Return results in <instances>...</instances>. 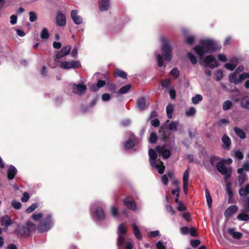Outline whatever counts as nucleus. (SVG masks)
Segmentation results:
<instances>
[{"instance_id":"nucleus-1","label":"nucleus","mask_w":249,"mask_h":249,"mask_svg":"<svg viewBox=\"0 0 249 249\" xmlns=\"http://www.w3.org/2000/svg\"><path fill=\"white\" fill-rule=\"evenodd\" d=\"M158 154L159 156L161 155L164 159H166L170 156L171 152L169 150L166 149L164 145L158 146L155 150L153 149L149 150V162L153 168L157 169L159 174H162L164 173L165 166L162 161L157 159Z\"/></svg>"},{"instance_id":"nucleus-2","label":"nucleus","mask_w":249,"mask_h":249,"mask_svg":"<svg viewBox=\"0 0 249 249\" xmlns=\"http://www.w3.org/2000/svg\"><path fill=\"white\" fill-rule=\"evenodd\" d=\"M216 44L215 41L212 39H204L199 42V45L194 48L196 53L200 57L206 53H211L216 50Z\"/></svg>"},{"instance_id":"nucleus-3","label":"nucleus","mask_w":249,"mask_h":249,"mask_svg":"<svg viewBox=\"0 0 249 249\" xmlns=\"http://www.w3.org/2000/svg\"><path fill=\"white\" fill-rule=\"evenodd\" d=\"M219 158L216 156H212L210 159V162L213 166H216L217 170L224 176V179L227 182V179L230 178L232 172L231 167H226L224 162L225 161L222 160L219 161Z\"/></svg>"},{"instance_id":"nucleus-4","label":"nucleus","mask_w":249,"mask_h":249,"mask_svg":"<svg viewBox=\"0 0 249 249\" xmlns=\"http://www.w3.org/2000/svg\"><path fill=\"white\" fill-rule=\"evenodd\" d=\"M160 40L161 43L162 56L165 60L170 61L172 58L171 46L167 39L164 36H161L160 37Z\"/></svg>"},{"instance_id":"nucleus-5","label":"nucleus","mask_w":249,"mask_h":249,"mask_svg":"<svg viewBox=\"0 0 249 249\" xmlns=\"http://www.w3.org/2000/svg\"><path fill=\"white\" fill-rule=\"evenodd\" d=\"M54 221L52 213H48L39 223L37 230L41 233L49 231L53 226Z\"/></svg>"},{"instance_id":"nucleus-6","label":"nucleus","mask_w":249,"mask_h":249,"mask_svg":"<svg viewBox=\"0 0 249 249\" xmlns=\"http://www.w3.org/2000/svg\"><path fill=\"white\" fill-rule=\"evenodd\" d=\"M127 231V227L125 223H122L118 226L117 231L118 246H121L124 243Z\"/></svg>"},{"instance_id":"nucleus-7","label":"nucleus","mask_w":249,"mask_h":249,"mask_svg":"<svg viewBox=\"0 0 249 249\" xmlns=\"http://www.w3.org/2000/svg\"><path fill=\"white\" fill-rule=\"evenodd\" d=\"M239 194L244 198V201L246 204L244 212L249 213V197L247 196L249 194V185L241 187L239 190Z\"/></svg>"},{"instance_id":"nucleus-8","label":"nucleus","mask_w":249,"mask_h":249,"mask_svg":"<svg viewBox=\"0 0 249 249\" xmlns=\"http://www.w3.org/2000/svg\"><path fill=\"white\" fill-rule=\"evenodd\" d=\"M202 62L205 68H210L213 69L217 67L218 65V62L215 57L212 55H207L205 57L202 59Z\"/></svg>"},{"instance_id":"nucleus-9","label":"nucleus","mask_w":249,"mask_h":249,"mask_svg":"<svg viewBox=\"0 0 249 249\" xmlns=\"http://www.w3.org/2000/svg\"><path fill=\"white\" fill-rule=\"evenodd\" d=\"M237 73L233 72L229 76V80L231 83L237 85L241 83L246 78H249V73L243 72L238 77H237Z\"/></svg>"},{"instance_id":"nucleus-10","label":"nucleus","mask_w":249,"mask_h":249,"mask_svg":"<svg viewBox=\"0 0 249 249\" xmlns=\"http://www.w3.org/2000/svg\"><path fill=\"white\" fill-rule=\"evenodd\" d=\"M80 65L79 61L73 60L70 62L63 61L61 63L60 67L63 69H77Z\"/></svg>"},{"instance_id":"nucleus-11","label":"nucleus","mask_w":249,"mask_h":249,"mask_svg":"<svg viewBox=\"0 0 249 249\" xmlns=\"http://www.w3.org/2000/svg\"><path fill=\"white\" fill-rule=\"evenodd\" d=\"M71 46L67 45L63 48L56 54V58L55 59V62H58V59L61 58L67 55L70 52Z\"/></svg>"},{"instance_id":"nucleus-12","label":"nucleus","mask_w":249,"mask_h":249,"mask_svg":"<svg viewBox=\"0 0 249 249\" xmlns=\"http://www.w3.org/2000/svg\"><path fill=\"white\" fill-rule=\"evenodd\" d=\"M87 90L86 86L83 84H74L72 87V91L73 93L76 94H84Z\"/></svg>"},{"instance_id":"nucleus-13","label":"nucleus","mask_w":249,"mask_h":249,"mask_svg":"<svg viewBox=\"0 0 249 249\" xmlns=\"http://www.w3.org/2000/svg\"><path fill=\"white\" fill-rule=\"evenodd\" d=\"M71 18L76 25H80L83 23V18L78 15V11L76 10H73L71 12Z\"/></svg>"},{"instance_id":"nucleus-14","label":"nucleus","mask_w":249,"mask_h":249,"mask_svg":"<svg viewBox=\"0 0 249 249\" xmlns=\"http://www.w3.org/2000/svg\"><path fill=\"white\" fill-rule=\"evenodd\" d=\"M190 170L189 168L186 169L183 175V191L185 194L188 193L189 174Z\"/></svg>"},{"instance_id":"nucleus-15","label":"nucleus","mask_w":249,"mask_h":249,"mask_svg":"<svg viewBox=\"0 0 249 249\" xmlns=\"http://www.w3.org/2000/svg\"><path fill=\"white\" fill-rule=\"evenodd\" d=\"M124 204L127 208L131 210L136 211L137 210L136 203L131 198L126 197L124 200Z\"/></svg>"},{"instance_id":"nucleus-16","label":"nucleus","mask_w":249,"mask_h":249,"mask_svg":"<svg viewBox=\"0 0 249 249\" xmlns=\"http://www.w3.org/2000/svg\"><path fill=\"white\" fill-rule=\"evenodd\" d=\"M56 24L59 26H65L66 24V17L64 14L58 12L56 17Z\"/></svg>"},{"instance_id":"nucleus-17","label":"nucleus","mask_w":249,"mask_h":249,"mask_svg":"<svg viewBox=\"0 0 249 249\" xmlns=\"http://www.w3.org/2000/svg\"><path fill=\"white\" fill-rule=\"evenodd\" d=\"M243 168H239L237 170V172L240 174V175L238 177L237 181L236 183L237 185H242L247 179V176L245 174L243 173Z\"/></svg>"},{"instance_id":"nucleus-18","label":"nucleus","mask_w":249,"mask_h":249,"mask_svg":"<svg viewBox=\"0 0 249 249\" xmlns=\"http://www.w3.org/2000/svg\"><path fill=\"white\" fill-rule=\"evenodd\" d=\"M17 231L18 233L21 236H28L30 234V231H29L27 226H18Z\"/></svg>"},{"instance_id":"nucleus-19","label":"nucleus","mask_w":249,"mask_h":249,"mask_svg":"<svg viewBox=\"0 0 249 249\" xmlns=\"http://www.w3.org/2000/svg\"><path fill=\"white\" fill-rule=\"evenodd\" d=\"M110 7L109 0H100L99 3V8L101 11L107 10Z\"/></svg>"},{"instance_id":"nucleus-20","label":"nucleus","mask_w":249,"mask_h":249,"mask_svg":"<svg viewBox=\"0 0 249 249\" xmlns=\"http://www.w3.org/2000/svg\"><path fill=\"white\" fill-rule=\"evenodd\" d=\"M183 35L186 37V42L188 44H193L195 41V37L193 36H188L189 31L187 29H183L182 30Z\"/></svg>"},{"instance_id":"nucleus-21","label":"nucleus","mask_w":249,"mask_h":249,"mask_svg":"<svg viewBox=\"0 0 249 249\" xmlns=\"http://www.w3.org/2000/svg\"><path fill=\"white\" fill-rule=\"evenodd\" d=\"M227 231L229 234L235 239H240L243 236L241 232L236 231L234 228H229Z\"/></svg>"},{"instance_id":"nucleus-22","label":"nucleus","mask_w":249,"mask_h":249,"mask_svg":"<svg viewBox=\"0 0 249 249\" xmlns=\"http://www.w3.org/2000/svg\"><path fill=\"white\" fill-rule=\"evenodd\" d=\"M137 107L139 110H143L147 107L146 100L144 97L139 98L137 101Z\"/></svg>"},{"instance_id":"nucleus-23","label":"nucleus","mask_w":249,"mask_h":249,"mask_svg":"<svg viewBox=\"0 0 249 249\" xmlns=\"http://www.w3.org/2000/svg\"><path fill=\"white\" fill-rule=\"evenodd\" d=\"M238 210V207L236 205L230 206L225 212L224 215L226 217H229L236 213Z\"/></svg>"},{"instance_id":"nucleus-24","label":"nucleus","mask_w":249,"mask_h":249,"mask_svg":"<svg viewBox=\"0 0 249 249\" xmlns=\"http://www.w3.org/2000/svg\"><path fill=\"white\" fill-rule=\"evenodd\" d=\"M17 173V169L13 165H11L7 171V178L9 179H13Z\"/></svg>"},{"instance_id":"nucleus-25","label":"nucleus","mask_w":249,"mask_h":249,"mask_svg":"<svg viewBox=\"0 0 249 249\" xmlns=\"http://www.w3.org/2000/svg\"><path fill=\"white\" fill-rule=\"evenodd\" d=\"M94 213L95 216L99 219H103L105 217V212L101 207L97 208Z\"/></svg>"},{"instance_id":"nucleus-26","label":"nucleus","mask_w":249,"mask_h":249,"mask_svg":"<svg viewBox=\"0 0 249 249\" xmlns=\"http://www.w3.org/2000/svg\"><path fill=\"white\" fill-rule=\"evenodd\" d=\"M132 230L133 231V233L137 239L138 240L142 239V236L140 232V229L135 223L132 224Z\"/></svg>"},{"instance_id":"nucleus-27","label":"nucleus","mask_w":249,"mask_h":249,"mask_svg":"<svg viewBox=\"0 0 249 249\" xmlns=\"http://www.w3.org/2000/svg\"><path fill=\"white\" fill-rule=\"evenodd\" d=\"M222 141L224 143L223 148L229 149L231 144L230 138L227 135H224L222 137Z\"/></svg>"},{"instance_id":"nucleus-28","label":"nucleus","mask_w":249,"mask_h":249,"mask_svg":"<svg viewBox=\"0 0 249 249\" xmlns=\"http://www.w3.org/2000/svg\"><path fill=\"white\" fill-rule=\"evenodd\" d=\"M137 140L133 136L132 138H130L127 141L125 142V147L126 149H129L132 148L135 144H136Z\"/></svg>"},{"instance_id":"nucleus-29","label":"nucleus","mask_w":249,"mask_h":249,"mask_svg":"<svg viewBox=\"0 0 249 249\" xmlns=\"http://www.w3.org/2000/svg\"><path fill=\"white\" fill-rule=\"evenodd\" d=\"M240 105L242 108L249 109V96L243 98Z\"/></svg>"},{"instance_id":"nucleus-30","label":"nucleus","mask_w":249,"mask_h":249,"mask_svg":"<svg viewBox=\"0 0 249 249\" xmlns=\"http://www.w3.org/2000/svg\"><path fill=\"white\" fill-rule=\"evenodd\" d=\"M174 108V106L171 104H168L166 107V114L169 119H171L173 117Z\"/></svg>"},{"instance_id":"nucleus-31","label":"nucleus","mask_w":249,"mask_h":249,"mask_svg":"<svg viewBox=\"0 0 249 249\" xmlns=\"http://www.w3.org/2000/svg\"><path fill=\"white\" fill-rule=\"evenodd\" d=\"M244 210H242L243 213H240L237 216V218L240 221H247L249 219V216L247 214L248 213L244 212Z\"/></svg>"},{"instance_id":"nucleus-32","label":"nucleus","mask_w":249,"mask_h":249,"mask_svg":"<svg viewBox=\"0 0 249 249\" xmlns=\"http://www.w3.org/2000/svg\"><path fill=\"white\" fill-rule=\"evenodd\" d=\"M1 222L2 226L7 227L11 224L12 221L8 216H5L2 217Z\"/></svg>"},{"instance_id":"nucleus-33","label":"nucleus","mask_w":249,"mask_h":249,"mask_svg":"<svg viewBox=\"0 0 249 249\" xmlns=\"http://www.w3.org/2000/svg\"><path fill=\"white\" fill-rule=\"evenodd\" d=\"M114 74L115 76L120 77L124 79H126L127 77L126 73L124 71L119 69L115 71Z\"/></svg>"},{"instance_id":"nucleus-34","label":"nucleus","mask_w":249,"mask_h":249,"mask_svg":"<svg viewBox=\"0 0 249 249\" xmlns=\"http://www.w3.org/2000/svg\"><path fill=\"white\" fill-rule=\"evenodd\" d=\"M234 130L235 133L241 139H244L246 138V134L241 129L238 127H235Z\"/></svg>"},{"instance_id":"nucleus-35","label":"nucleus","mask_w":249,"mask_h":249,"mask_svg":"<svg viewBox=\"0 0 249 249\" xmlns=\"http://www.w3.org/2000/svg\"><path fill=\"white\" fill-rule=\"evenodd\" d=\"M107 88L108 90L109 91H110L113 93H117L116 92L117 86L115 84L112 83H108L107 84Z\"/></svg>"},{"instance_id":"nucleus-36","label":"nucleus","mask_w":249,"mask_h":249,"mask_svg":"<svg viewBox=\"0 0 249 249\" xmlns=\"http://www.w3.org/2000/svg\"><path fill=\"white\" fill-rule=\"evenodd\" d=\"M205 196L206 197L207 205L209 208H211L212 206V199L210 196V194L207 189L205 190Z\"/></svg>"},{"instance_id":"nucleus-37","label":"nucleus","mask_w":249,"mask_h":249,"mask_svg":"<svg viewBox=\"0 0 249 249\" xmlns=\"http://www.w3.org/2000/svg\"><path fill=\"white\" fill-rule=\"evenodd\" d=\"M50 36V34L49 33L48 30L47 28H44L42 30L40 33V37L42 39H47L49 38Z\"/></svg>"},{"instance_id":"nucleus-38","label":"nucleus","mask_w":249,"mask_h":249,"mask_svg":"<svg viewBox=\"0 0 249 249\" xmlns=\"http://www.w3.org/2000/svg\"><path fill=\"white\" fill-rule=\"evenodd\" d=\"M203 99L202 96L200 94H196L195 96L192 98V103L194 104H197L199 102L201 101Z\"/></svg>"},{"instance_id":"nucleus-39","label":"nucleus","mask_w":249,"mask_h":249,"mask_svg":"<svg viewBox=\"0 0 249 249\" xmlns=\"http://www.w3.org/2000/svg\"><path fill=\"white\" fill-rule=\"evenodd\" d=\"M179 125V122L178 121H173L170 123L169 125V129L170 130L176 131H177V128Z\"/></svg>"},{"instance_id":"nucleus-40","label":"nucleus","mask_w":249,"mask_h":249,"mask_svg":"<svg viewBox=\"0 0 249 249\" xmlns=\"http://www.w3.org/2000/svg\"><path fill=\"white\" fill-rule=\"evenodd\" d=\"M131 87V85L129 84L124 86L120 89L119 91V93L125 94L127 93L128 91L130 90Z\"/></svg>"},{"instance_id":"nucleus-41","label":"nucleus","mask_w":249,"mask_h":249,"mask_svg":"<svg viewBox=\"0 0 249 249\" xmlns=\"http://www.w3.org/2000/svg\"><path fill=\"white\" fill-rule=\"evenodd\" d=\"M118 246L122 247H123L124 249H132L133 248L134 245L131 242L126 241L125 239L124 243L123 245H121V246Z\"/></svg>"},{"instance_id":"nucleus-42","label":"nucleus","mask_w":249,"mask_h":249,"mask_svg":"<svg viewBox=\"0 0 249 249\" xmlns=\"http://www.w3.org/2000/svg\"><path fill=\"white\" fill-rule=\"evenodd\" d=\"M110 213L112 215L114 218H117L118 216V209L114 206H111L110 207Z\"/></svg>"},{"instance_id":"nucleus-43","label":"nucleus","mask_w":249,"mask_h":249,"mask_svg":"<svg viewBox=\"0 0 249 249\" xmlns=\"http://www.w3.org/2000/svg\"><path fill=\"white\" fill-rule=\"evenodd\" d=\"M214 76L215 79L217 81H219L221 80L223 76V74L222 71L221 70H216L214 73Z\"/></svg>"},{"instance_id":"nucleus-44","label":"nucleus","mask_w":249,"mask_h":249,"mask_svg":"<svg viewBox=\"0 0 249 249\" xmlns=\"http://www.w3.org/2000/svg\"><path fill=\"white\" fill-rule=\"evenodd\" d=\"M26 226H27L30 232L36 230H37V227L35 224L31 222H27L26 223Z\"/></svg>"},{"instance_id":"nucleus-45","label":"nucleus","mask_w":249,"mask_h":249,"mask_svg":"<svg viewBox=\"0 0 249 249\" xmlns=\"http://www.w3.org/2000/svg\"><path fill=\"white\" fill-rule=\"evenodd\" d=\"M232 105V102L230 100L226 101L223 105V109L224 110H227L231 107Z\"/></svg>"},{"instance_id":"nucleus-46","label":"nucleus","mask_w":249,"mask_h":249,"mask_svg":"<svg viewBox=\"0 0 249 249\" xmlns=\"http://www.w3.org/2000/svg\"><path fill=\"white\" fill-rule=\"evenodd\" d=\"M156 58L158 61V67H161L163 66V60L162 56L160 53H156Z\"/></svg>"},{"instance_id":"nucleus-47","label":"nucleus","mask_w":249,"mask_h":249,"mask_svg":"<svg viewBox=\"0 0 249 249\" xmlns=\"http://www.w3.org/2000/svg\"><path fill=\"white\" fill-rule=\"evenodd\" d=\"M29 20L31 22H33L37 19L36 14L33 11H31L29 13Z\"/></svg>"},{"instance_id":"nucleus-48","label":"nucleus","mask_w":249,"mask_h":249,"mask_svg":"<svg viewBox=\"0 0 249 249\" xmlns=\"http://www.w3.org/2000/svg\"><path fill=\"white\" fill-rule=\"evenodd\" d=\"M196 110L195 107H191L186 111V115L188 117L192 116L195 114Z\"/></svg>"},{"instance_id":"nucleus-49","label":"nucleus","mask_w":249,"mask_h":249,"mask_svg":"<svg viewBox=\"0 0 249 249\" xmlns=\"http://www.w3.org/2000/svg\"><path fill=\"white\" fill-rule=\"evenodd\" d=\"M42 216H43V215H42V213H34L32 215V217L34 220H35L36 221H38L42 218Z\"/></svg>"},{"instance_id":"nucleus-50","label":"nucleus","mask_w":249,"mask_h":249,"mask_svg":"<svg viewBox=\"0 0 249 249\" xmlns=\"http://www.w3.org/2000/svg\"><path fill=\"white\" fill-rule=\"evenodd\" d=\"M37 207L38 205L37 203H34L26 209V212L27 213H31L35 210L37 208Z\"/></svg>"},{"instance_id":"nucleus-51","label":"nucleus","mask_w":249,"mask_h":249,"mask_svg":"<svg viewBox=\"0 0 249 249\" xmlns=\"http://www.w3.org/2000/svg\"><path fill=\"white\" fill-rule=\"evenodd\" d=\"M225 67L229 70L233 71L236 68V64L230 62L225 65Z\"/></svg>"},{"instance_id":"nucleus-52","label":"nucleus","mask_w":249,"mask_h":249,"mask_svg":"<svg viewBox=\"0 0 249 249\" xmlns=\"http://www.w3.org/2000/svg\"><path fill=\"white\" fill-rule=\"evenodd\" d=\"M157 140V136L155 133L153 132L151 134L150 136L149 137V142L150 143H155Z\"/></svg>"},{"instance_id":"nucleus-53","label":"nucleus","mask_w":249,"mask_h":249,"mask_svg":"<svg viewBox=\"0 0 249 249\" xmlns=\"http://www.w3.org/2000/svg\"><path fill=\"white\" fill-rule=\"evenodd\" d=\"M188 57L189 58L191 63L193 64H195L196 63V57L192 54L191 53H188Z\"/></svg>"},{"instance_id":"nucleus-54","label":"nucleus","mask_w":249,"mask_h":249,"mask_svg":"<svg viewBox=\"0 0 249 249\" xmlns=\"http://www.w3.org/2000/svg\"><path fill=\"white\" fill-rule=\"evenodd\" d=\"M170 74L175 78H177L179 74V71L177 68H175L171 71Z\"/></svg>"},{"instance_id":"nucleus-55","label":"nucleus","mask_w":249,"mask_h":249,"mask_svg":"<svg viewBox=\"0 0 249 249\" xmlns=\"http://www.w3.org/2000/svg\"><path fill=\"white\" fill-rule=\"evenodd\" d=\"M148 235L151 238L155 237L160 235V231L158 230L151 231L148 233Z\"/></svg>"},{"instance_id":"nucleus-56","label":"nucleus","mask_w":249,"mask_h":249,"mask_svg":"<svg viewBox=\"0 0 249 249\" xmlns=\"http://www.w3.org/2000/svg\"><path fill=\"white\" fill-rule=\"evenodd\" d=\"M171 82L169 79H165L161 82V85L163 88H168L170 86Z\"/></svg>"},{"instance_id":"nucleus-57","label":"nucleus","mask_w":249,"mask_h":249,"mask_svg":"<svg viewBox=\"0 0 249 249\" xmlns=\"http://www.w3.org/2000/svg\"><path fill=\"white\" fill-rule=\"evenodd\" d=\"M234 156L235 158L239 159L240 160H242L244 157L243 154L240 151H235Z\"/></svg>"},{"instance_id":"nucleus-58","label":"nucleus","mask_w":249,"mask_h":249,"mask_svg":"<svg viewBox=\"0 0 249 249\" xmlns=\"http://www.w3.org/2000/svg\"><path fill=\"white\" fill-rule=\"evenodd\" d=\"M190 244L193 247L196 248L199 245L200 241L199 240H192Z\"/></svg>"},{"instance_id":"nucleus-59","label":"nucleus","mask_w":249,"mask_h":249,"mask_svg":"<svg viewBox=\"0 0 249 249\" xmlns=\"http://www.w3.org/2000/svg\"><path fill=\"white\" fill-rule=\"evenodd\" d=\"M12 206L16 209H18L21 207V204L20 202L16 201L12 202Z\"/></svg>"},{"instance_id":"nucleus-60","label":"nucleus","mask_w":249,"mask_h":249,"mask_svg":"<svg viewBox=\"0 0 249 249\" xmlns=\"http://www.w3.org/2000/svg\"><path fill=\"white\" fill-rule=\"evenodd\" d=\"M110 98L111 96L108 93H104L102 96V99L105 102L109 101Z\"/></svg>"},{"instance_id":"nucleus-61","label":"nucleus","mask_w":249,"mask_h":249,"mask_svg":"<svg viewBox=\"0 0 249 249\" xmlns=\"http://www.w3.org/2000/svg\"><path fill=\"white\" fill-rule=\"evenodd\" d=\"M217 57L218 60L221 62H226L227 60L226 56L223 54H219Z\"/></svg>"},{"instance_id":"nucleus-62","label":"nucleus","mask_w":249,"mask_h":249,"mask_svg":"<svg viewBox=\"0 0 249 249\" xmlns=\"http://www.w3.org/2000/svg\"><path fill=\"white\" fill-rule=\"evenodd\" d=\"M29 197H30V196H29V194L27 192H25L23 194V196L22 197L21 200L23 202H27L28 200Z\"/></svg>"},{"instance_id":"nucleus-63","label":"nucleus","mask_w":249,"mask_h":249,"mask_svg":"<svg viewBox=\"0 0 249 249\" xmlns=\"http://www.w3.org/2000/svg\"><path fill=\"white\" fill-rule=\"evenodd\" d=\"M17 22V16L13 15L10 16V23L12 25L15 24Z\"/></svg>"},{"instance_id":"nucleus-64","label":"nucleus","mask_w":249,"mask_h":249,"mask_svg":"<svg viewBox=\"0 0 249 249\" xmlns=\"http://www.w3.org/2000/svg\"><path fill=\"white\" fill-rule=\"evenodd\" d=\"M156 248L157 249H166L165 246L161 241H159L156 244Z\"/></svg>"}]
</instances>
